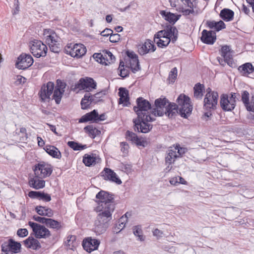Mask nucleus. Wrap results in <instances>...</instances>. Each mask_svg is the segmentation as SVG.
Masks as SVG:
<instances>
[{
    "mask_svg": "<svg viewBox=\"0 0 254 254\" xmlns=\"http://www.w3.org/2000/svg\"><path fill=\"white\" fill-rule=\"evenodd\" d=\"M131 216V213L127 212L126 214L122 216L119 220L118 222L119 223H121L122 225H126V224L127 220V218L128 216Z\"/></svg>",
    "mask_w": 254,
    "mask_h": 254,
    "instance_id": "nucleus-53",
    "label": "nucleus"
},
{
    "mask_svg": "<svg viewBox=\"0 0 254 254\" xmlns=\"http://www.w3.org/2000/svg\"><path fill=\"white\" fill-rule=\"evenodd\" d=\"M231 53L230 47L227 45L222 46L220 51L221 56L227 61V64L231 67H233L234 62Z\"/></svg>",
    "mask_w": 254,
    "mask_h": 254,
    "instance_id": "nucleus-26",
    "label": "nucleus"
},
{
    "mask_svg": "<svg viewBox=\"0 0 254 254\" xmlns=\"http://www.w3.org/2000/svg\"><path fill=\"white\" fill-rule=\"evenodd\" d=\"M205 87L203 84L200 83H196L193 87V96L197 99H201Z\"/></svg>",
    "mask_w": 254,
    "mask_h": 254,
    "instance_id": "nucleus-39",
    "label": "nucleus"
},
{
    "mask_svg": "<svg viewBox=\"0 0 254 254\" xmlns=\"http://www.w3.org/2000/svg\"><path fill=\"white\" fill-rule=\"evenodd\" d=\"M126 138L127 140L135 144L138 147H144L148 144L147 140L145 138L139 137L136 133L129 130H127L126 133Z\"/></svg>",
    "mask_w": 254,
    "mask_h": 254,
    "instance_id": "nucleus-21",
    "label": "nucleus"
},
{
    "mask_svg": "<svg viewBox=\"0 0 254 254\" xmlns=\"http://www.w3.org/2000/svg\"><path fill=\"white\" fill-rule=\"evenodd\" d=\"M186 149L181 147L179 145L170 147L168 152L165 157V163L168 165L174 163L178 158L181 157L185 153ZM169 168V166H168Z\"/></svg>",
    "mask_w": 254,
    "mask_h": 254,
    "instance_id": "nucleus-10",
    "label": "nucleus"
},
{
    "mask_svg": "<svg viewBox=\"0 0 254 254\" xmlns=\"http://www.w3.org/2000/svg\"><path fill=\"white\" fill-rule=\"evenodd\" d=\"M84 130L88 136L92 138H94L101 134V131L97 128L92 125H88L84 128Z\"/></svg>",
    "mask_w": 254,
    "mask_h": 254,
    "instance_id": "nucleus-38",
    "label": "nucleus"
},
{
    "mask_svg": "<svg viewBox=\"0 0 254 254\" xmlns=\"http://www.w3.org/2000/svg\"><path fill=\"white\" fill-rule=\"evenodd\" d=\"M244 105L248 111L254 112V97L253 96L251 100Z\"/></svg>",
    "mask_w": 254,
    "mask_h": 254,
    "instance_id": "nucleus-50",
    "label": "nucleus"
},
{
    "mask_svg": "<svg viewBox=\"0 0 254 254\" xmlns=\"http://www.w3.org/2000/svg\"><path fill=\"white\" fill-rule=\"evenodd\" d=\"M21 244L12 239H10L6 243H4L2 245V251L6 254H12L13 253H18L20 250Z\"/></svg>",
    "mask_w": 254,
    "mask_h": 254,
    "instance_id": "nucleus-20",
    "label": "nucleus"
},
{
    "mask_svg": "<svg viewBox=\"0 0 254 254\" xmlns=\"http://www.w3.org/2000/svg\"><path fill=\"white\" fill-rule=\"evenodd\" d=\"M106 119V116L105 113L99 115L97 111L94 110L82 116L79 119V122L86 123L88 122H92L93 123H98L99 122L105 121Z\"/></svg>",
    "mask_w": 254,
    "mask_h": 254,
    "instance_id": "nucleus-15",
    "label": "nucleus"
},
{
    "mask_svg": "<svg viewBox=\"0 0 254 254\" xmlns=\"http://www.w3.org/2000/svg\"><path fill=\"white\" fill-rule=\"evenodd\" d=\"M93 57L96 59L97 62L100 63V61H103V52L101 53H95L94 54Z\"/></svg>",
    "mask_w": 254,
    "mask_h": 254,
    "instance_id": "nucleus-61",
    "label": "nucleus"
},
{
    "mask_svg": "<svg viewBox=\"0 0 254 254\" xmlns=\"http://www.w3.org/2000/svg\"><path fill=\"white\" fill-rule=\"evenodd\" d=\"M116 60L115 57L112 53L107 50L103 51V61H100V63L105 65L113 63Z\"/></svg>",
    "mask_w": 254,
    "mask_h": 254,
    "instance_id": "nucleus-37",
    "label": "nucleus"
},
{
    "mask_svg": "<svg viewBox=\"0 0 254 254\" xmlns=\"http://www.w3.org/2000/svg\"><path fill=\"white\" fill-rule=\"evenodd\" d=\"M33 63V59L31 55L22 54L18 58L16 66L20 69H25Z\"/></svg>",
    "mask_w": 254,
    "mask_h": 254,
    "instance_id": "nucleus-19",
    "label": "nucleus"
},
{
    "mask_svg": "<svg viewBox=\"0 0 254 254\" xmlns=\"http://www.w3.org/2000/svg\"><path fill=\"white\" fill-rule=\"evenodd\" d=\"M200 39L203 43L212 45L216 40V34L211 31L204 29L201 32Z\"/></svg>",
    "mask_w": 254,
    "mask_h": 254,
    "instance_id": "nucleus-27",
    "label": "nucleus"
},
{
    "mask_svg": "<svg viewBox=\"0 0 254 254\" xmlns=\"http://www.w3.org/2000/svg\"><path fill=\"white\" fill-rule=\"evenodd\" d=\"M112 33L113 31L111 29L106 28L101 33V35L103 37H108L112 35Z\"/></svg>",
    "mask_w": 254,
    "mask_h": 254,
    "instance_id": "nucleus-60",
    "label": "nucleus"
},
{
    "mask_svg": "<svg viewBox=\"0 0 254 254\" xmlns=\"http://www.w3.org/2000/svg\"><path fill=\"white\" fill-rule=\"evenodd\" d=\"M43 36L51 51L59 53L61 49L60 38L56 32L50 29H44Z\"/></svg>",
    "mask_w": 254,
    "mask_h": 254,
    "instance_id": "nucleus-6",
    "label": "nucleus"
},
{
    "mask_svg": "<svg viewBox=\"0 0 254 254\" xmlns=\"http://www.w3.org/2000/svg\"><path fill=\"white\" fill-rule=\"evenodd\" d=\"M118 70L119 72V75L123 78L126 77L129 75V70L128 67L125 65V64L123 61H121L120 63Z\"/></svg>",
    "mask_w": 254,
    "mask_h": 254,
    "instance_id": "nucleus-46",
    "label": "nucleus"
},
{
    "mask_svg": "<svg viewBox=\"0 0 254 254\" xmlns=\"http://www.w3.org/2000/svg\"><path fill=\"white\" fill-rule=\"evenodd\" d=\"M43 179L41 178L40 176L34 175V176L29 179V186L36 190L43 189L45 186V182Z\"/></svg>",
    "mask_w": 254,
    "mask_h": 254,
    "instance_id": "nucleus-28",
    "label": "nucleus"
},
{
    "mask_svg": "<svg viewBox=\"0 0 254 254\" xmlns=\"http://www.w3.org/2000/svg\"><path fill=\"white\" fill-rule=\"evenodd\" d=\"M130 67L134 73L140 69L139 61L135 54L132 55V57L129 60Z\"/></svg>",
    "mask_w": 254,
    "mask_h": 254,
    "instance_id": "nucleus-41",
    "label": "nucleus"
},
{
    "mask_svg": "<svg viewBox=\"0 0 254 254\" xmlns=\"http://www.w3.org/2000/svg\"><path fill=\"white\" fill-rule=\"evenodd\" d=\"M102 94L100 92H98L94 95H92L89 93V96L92 99L93 104H96L102 100Z\"/></svg>",
    "mask_w": 254,
    "mask_h": 254,
    "instance_id": "nucleus-49",
    "label": "nucleus"
},
{
    "mask_svg": "<svg viewBox=\"0 0 254 254\" xmlns=\"http://www.w3.org/2000/svg\"><path fill=\"white\" fill-rule=\"evenodd\" d=\"M178 105L174 103H170L167 106L164 114L169 118H172L178 113L179 108V113L181 117L187 118L190 116L192 110L190 98L184 94H180L177 98Z\"/></svg>",
    "mask_w": 254,
    "mask_h": 254,
    "instance_id": "nucleus-3",
    "label": "nucleus"
},
{
    "mask_svg": "<svg viewBox=\"0 0 254 254\" xmlns=\"http://www.w3.org/2000/svg\"><path fill=\"white\" fill-rule=\"evenodd\" d=\"M183 5L179 7L177 10L184 16L196 15L199 13L198 5L199 0H180Z\"/></svg>",
    "mask_w": 254,
    "mask_h": 254,
    "instance_id": "nucleus-5",
    "label": "nucleus"
},
{
    "mask_svg": "<svg viewBox=\"0 0 254 254\" xmlns=\"http://www.w3.org/2000/svg\"><path fill=\"white\" fill-rule=\"evenodd\" d=\"M33 219L37 222L45 224L47 218L34 215Z\"/></svg>",
    "mask_w": 254,
    "mask_h": 254,
    "instance_id": "nucleus-57",
    "label": "nucleus"
},
{
    "mask_svg": "<svg viewBox=\"0 0 254 254\" xmlns=\"http://www.w3.org/2000/svg\"><path fill=\"white\" fill-rule=\"evenodd\" d=\"M30 51L33 55L36 58L45 57L46 56L48 48L41 41L34 40L30 43Z\"/></svg>",
    "mask_w": 254,
    "mask_h": 254,
    "instance_id": "nucleus-12",
    "label": "nucleus"
},
{
    "mask_svg": "<svg viewBox=\"0 0 254 254\" xmlns=\"http://www.w3.org/2000/svg\"><path fill=\"white\" fill-rule=\"evenodd\" d=\"M36 212L41 216H45L48 217H52L54 215L53 210L47 207L37 206L35 207Z\"/></svg>",
    "mask_w": 254,
    "mask_h": 254,
    "instance_id": "nucleus-33",
    "label": "nucleus"
},
{
    "mask_svg": "<svg viewBox=\"0 0 254 254\" xmlns=\"http://www.w3.org/2000/svg\"><path fill=\"white\" fill-rule=\"evenodd\" d=\"M125 227V225H122L118 222V223L116 224V226L114 228L113 231L114 232L118 233L120 232Z\"/></svg>",
    "mask_w": 254,
    "mask_h": 254,
    "instance_id": "nucleus-58",
    "label": "nucleus"
},
{
    "mask_svg": "<svg viewBox=\"0 0 254 254\" xmlns=\"http://www.w3.org/2000/svg\"><path fill=\"white\" fill-rule=\"evenodd\" d=\"M177 76V69L174 67L170 72L168 77L169 82L174 83Z\"/></svg>",
    "mask_w": 254,
    "mask_h": 254,
    "instance_id": "nucleus-48",
    "label": "nucleus"
},
{
    "mask_svg": "<svg viewBox=\"0 0 254 254\" xmlns=\"http://www.w3.org/2000/svg\"><path fill=\"white\" fill-rule=\"evenodd\" d=\"M91 104H93L92 99L89 96V93H86L81 101V107L83 110L87 109L90 107Z\"/></svg>",
    "mask_w": 254,
    "mask_h": 254,
    "instance_id": "nucleus-42",
    "label": "nucleus"
},
{
    "mask_svg": "<svg viewBox=\"0 0 254 254\" xmlns=\"http://www.w3.org/2000/svg\"><path fill=\"white\" fill-rule=\"evenodd\" d=\"M39 199L42 200L46 202H49L51 200V197L50 194L41 191Z\"/></svg>",
    "mask_w": 254,
    "mask_h": 254,
    "instance_id": "nucleus-54",
    "label": "nucleus"
},
{
    "mask_svg": "<svg viewBox=\"0 0 254 254\" xmlns=\"http://www.w3.org/2000/svg\"><path fill=\"white\" fill-rule=\"evenodd\" d=\"M218 99L217 92L212 91L209 88L207 89L206 93L203 99V108L207 111L215 110Z\"/></svg>",
    "mask_w": 254,
    "mask_h": 254,
    "instance_id": "nucleus-8",
    "label": "nucleus"
},
{
    "mask_svg": "<svg viewBox=\"0 0 254 254\" xmlns=\"http://www.w3.org/2000/svg\"><path fill=\"white\" fill-rule=\"evenodd\" d=\"M101 176L105 180L110 181L118 185L122 184L121 180L116 173L110 168H105L101 172Z\"/></svg>",
    "mask_w": 254,
    "mask_h": 254,
    "instance_id": "nucleus-22",
    "label": "nucleus"
},
{
    "mask_svg": "<svg viewBox=\"0 0 254 254\" xmlns=\"http://www.w3.org/2000/svg\"><path fill=\"white\" fill-rule=\"evenodd\" d=\"M100 244L99 240L93 239L91 237L84 238L82 243L83 249L88 253L97 250Z\"/></svg>",
    "mask_w": 254,
    "mask_h": 254,
    "instance_id": "nucleus-18",
    "label": "nucleus"
},
{
    "mask_svg": "<svg viewBox=\"0 0 254 254\" xmlns=\"http://www.w3.org/2000/svg\"><path fill=\"white\" fill-rule=\"evenodd\" d=\"M206 25L210 29H214L216 31H219L226 28L225 23L222 20L218 22L214 20H209L206 22Z\"/></svg>",
    "mask_w": 254,
    "mask_h": 254,
    "instance_id": "nucleus-34",
    "label": "nucleus"
},
{
    "mask_svg": "<svg viewBox=\"0 0 254 254\" xmlns=\"http://www.w3.org/2000/svg\"><path fill=\"white\" fill-rule=\"evenodd\" d=\"M121 150L125 154H127L129 149V146L127 142H122L120 143Z\"/></svg>",
    "mask_w": 254,
    "mask_h": 254,
    "instance_id": "nucleus-51",
    "label": "nucleus"
},
{
    "mask_svg": "<svg viewBox=\"0 0 254 254\" xmlns=\"http://www.w3.org/2000/svg\"><path fill=\"white\" fill-rule=\"evenodd\" d=\"M55 84L53 82L49 81L43 84L39 91L38 95L42 102H49L51 96L53 92Z\"/></svg>",
    "mask_w": 254,
    "mask_h": 254,
    "instance_id": "nucleus-14",
    "label": "nucleus"
},
{
    "mask_svg": "<svg viewBox=\"0 0 254 254\" xmlns=\"http://www.w3.org/2000/svg\"><path fill=\"white\" fill-rule=\"evenodd\" d=\"M17 235L20 237H25L28 235V231L25 228H20L17 230Z\"/></svg>",
    "mask_w": 254,
    "mask_h": 254,
    "instance_id": "nucleus-56",
    "label": "nucleus"
},
{
    "mask_svg": "<svg viewBox=\"0 0 254 254\" xmlns=\"http://www.w3.org/2000/svg\"><path fill=\"white\" fill-rule=\"evenodd\" d=\"M133 234L135 236L138 237V239L141 241L144 240V237L142 235V231L139 226H134L133 228Z\"/></svg>",
    "mask_w": 254,
    "mask_h": 254,
    "instance_id": "nucleus-47",
    "label": "nucleus"
},
{
    "mask_svg": "<svg viewBox=\"0 0 254 254\" xmlns=\"http://www.w3.org/2000/svg\"><path fill=\"white\" fill-rule=\"evenodd\" d=\"M155 50L156 47L153 42L149 39L146 40L143 43L138 46V52L141 55L153 52Z\"/></svg>",
    "mask_w": 254,
    "mask_h": 254,
    "instance_id": "nucleus-23",
    "label": "nucleus"
},
{
    "mask_svg": "<svg viewBox=\"0 0 254 254\" xmlns=\"http://www.w3.org/2000/svg\"><path fill=\"white\" fill-rule=\"evenodd\" d=\"M28 225L32 228L36 238H46L51 235L49 230L43 225L31 221L28 222Z\"/></svg>",
    "mask_w": 254,
    "mask_h": 254,
    "instance_id": "nucleus-13",
    "label": "nucleus"
},
{
    "mask_svg": "<svg viewBox=\"0 0 254 254\" xmlns=\"http://www.w3.org/2000/svg\"><path fill=\"white\" fill-rule=\"evenodd\" d=\"M26 79L21 75H18L17 76V81L19 83H24L26 82Z\"/></svg>",
    "mask_w": 254,
    "mask_h": 254,
    "instance_id": "nucleus-63",
    "label": "nucleus"
},
{
    "mask_svg": "<svg viewBox=\"0 0 254 254\" xmlns=\"http://www.w3.org/2000/svg\"><path fill=\"white\" fill-rule=\"evenodd\" d=\"M97 86L96 82L93 78L85 77L80 78L78 82L75 84L73 90H84L88 93L96 89Z\"/></svg>",
    "mask_w": 254,
    "mask_h": 254,
    "instance_id": "nucleus-11",
    "label": "nucleus"
},
{
    "mask_svg": "<svg viewBox=\"0 0 254 254\" xmlns=\"http://www.w3.org/2000/svg\"><path fill=\"white\" fill-rule=\"evenodd\" d=\"M119 96H120L119 104L124 106H127L129 104L128 91L125 88L121 87L119 89Z\"/></svg>",
    "mask_w": 254,
    "mask_h": 254,
    "instance_id": "nucleus-30",
    "label": "nucleus"
},
{
    "mask_svg": "<svg viewBox=\"0 0 254 254\" xmlns=\"http://www.w3.org/2000/svg\"><path fill=\"white\" fill-rule=\"evenodd\" d=\"M219 16L224 21L229 22L233 20L234 12L230 9L225 8L220 11Z\"/></svg>",
    "mask_w": 254,
    "mask_h": 254,
    "instance_id": "nucleus-32",
    "label": "nucleus"
},
{
    "mask_svg": "<svg viewBox=\"0 0 254 254\" xmlns=\"http://www.w3.org/2000/svg\"><path fill=\"white\" fill-rule=\"evenodd\" d=\"M15 133L17 136V139H18L20 142H25L27 141L28 134L26 128L24 127H20L19 131L18 132L16 131Z\"/></svg>",
    "mask_w": 254,
    "mask_h": 254,
    "instance_id": "nucleus-43",
    "label": "nucleus"
},
{
    "mask_svg": "<svg viewBox=\"0 0 254 254\" xmlns=\"http://www.w3.org/2000/svg\"><path fill=\"white\" fill-rule=\"evenodd\" d=\"M41 191L31 190L28 192V196L32 199H39Z\"/></svg>",
    "mask_w": 254,
    "mask_h": 254,
    "instance_id": "nucleus-55",
    "label": "nucleus"
},
{
    "mask_svg": "<svg viewBox=\"0 0 254 254\" xmlns=\"http://www.w3.org/2000/svg\"><path fill=\"white\" fill-rule=\"evenodd\" d=\"M238 70L242 75L246 76L253 72L254 71V67L252 64L247 63L240 66L238 67Z\"/></svg>",
    "mask_w": 254,
    "mask_h": 254,
    "instance_id": "nucleus-36",
    "label": "nucleus"
},
{
    "mask_svg": "<svg viewBox=\"0 0 254 254\" xmlns=\"http://www.w3.org/2000/svg\"><path fill=\"white\" fill-rule=\"evenodd\" d=\"M44 149L53 158L60 159L62 158V153L59 149L55 146L46 145Z\"/></svg>",
    "mask_w": 254,
    "mask_h": 254,
    "instance_id": "nucleus-31",
    "label": "nucleus"
},
{
    "mask_svg": "<svg viewBox=\"0 0 254 254\" xmlns=\"http://www.w3.org/2000/svg\"><path fill=\"white\" fill-rule=\"evenodd\" d=\"M220 105L224 111H232L236 105V96L235 93L223 94L220 96Z\"/></svg>",
    "mask_w": 254,
    "mask_h": 254,
    "instance_id": "nucleus-7",
    "label": "nucleus"
},
{
    "mask_svg": "<svg viewBox=\"0 0 254 254\" xmlns=\"http://www.w3.org/2000/svg\"><path fill=\"white\" fill-rule=\"evenodd\" d=\"M242 101L244 104H247L250 101V94L246 90L242 93Z\"/></svg>",
    "mask_w": 254,
    "mask_h": 254,
    "instance_id": "nucleus-52",
    "label": "nucleus"
},
{
    "mask_svg": "<svg viewBox=\"0 0 254 254\" xmlns=\"http://www.w3.org/2000/svg\"><path fill=\"white\" fill-rule=\"evenodd\" d=\"M160 13L162 16L165 17L166 20L170 23L175 22L179 19V17L176 14L166 12L165 10H161Z\"/></svg>",
    "mask_w": 254,
    "mask_h": 254,
    "instance_id": "nucleus-44",
    "label": "nucleus"
},
{
    "mask_svg": "<svg viewBox=\"0 0 254 254\" xmlns=\"http://www.w3.org/2000/svg\"><path fill=\"white\" fill-rule=\"evenodd\" d=\"M66 86V84L65 82L60 79L57 80L56 85L54 87L52 96L53 99L55 100L57 104H59L61 103Z\"/></svg>",
    "mask_w": 254,
    "mask_h": 254,
    "instance_id": "nucleus-16",
    "label": "nucleus"
},
{
    "mask_svg": "<svg viewBox=\"0 0 254 254\" xmlns=\"http://www.w3.org/2000/svg\"><path fill=\"white\" fill-rule=\"evenodd\" d=\"M137 106L133 107V110L137 115L133 119L134 129L142 133H147L152 128L150 123L155 120L151 111V105L148 101L142 97H139L136 100Z\"/></svg>",
    "mask_w": 254,
    "mask_h": 254,
    "instance_id": "nucleus-2",
    "label": "nucleus"
},
{
    "mask_svg": "<svg viewBox=\"0 0 254 254\" xmlns=\"http://www.w3.org/2000/svg\"><path fill=\"white\" fill-rule=\"evenodd\" d=\"M168 101L166 98H158L155 101V107L152 109V116L155 119L157 116L164 115Z\"/></svg>",
    "mask_w": 254,
    "mask_h": 254,
    "instance_id": "nucleus-17",
    "label": "nucleus"
},
{
    "mask_svg": "<svg viewBox=\"0 0 254 254\" xmlns=\"http://www.w3.org/2000/svg\"><path fill=\"white\" fill-rule=\"evenodd\" d=\"M53 170L52 165L44 161L39 162L33 167L34 175L40 176L41 178H46L49 177L52 173Z\"/></svg>",
    "mask_w": 254,
    "mask_h": 254,
    "instance_id": "nucleus-9",
    "label": "nucleus"
},
{
    "mask_svg": "<svg viewBox=\"0 0 254 254\" xmlns=\"http://www.w3.org/2000/svg\"><path fill=\"white\" fill-rule=\"evenodd\" d=\"M101 158L96 153H86L83 156L82 162L87 167L94 166L101 162Z\"/></svg>",
    "mask_w": 254,
    "mask_h": 254,
    "instance_id": "nucleus-24",
    "label": "nucleus"
},
{
    "mask_svg": "<svg viewBox=\"0 0 254 254\" xmlns=\"http://www.w3.org/2000/svg\"><path fill=\"white\" fill-rule=\"evenodd\" d=\"M110 41L112 43H116L120 40V35L118 34H112L110 36Z\"/></svg>",
    "mask_w": 254,
    "mask_h": 254,
    "instance_id": "nucleus-59",
    "label": "nucleus"
},
{
    "mask_svg": "<svg viewBox=\"0 0 254 254\" xmlns=\"http://www.w3.org/2000/svg\"><path fill=\"white\" fill-rule=\"evenodd\" d=\"M65 244L67 249L74 250L77 246V242L76 241V237L75 235H69L66 238V241Z\"/></svg>",
    "mask_w": 254,
    "mask_h": 254,
    "instance_id": "nucleus-40",
    "label": "nucleus"
},
{
    "mask_svg": "<svg viewBox=\"0 0 254 254\" xmlns=\"http://www.w3.org/2000/svg\"><path fill=\"white\" fill-rule=\"evenodd\" d=\"M96 198L98 205L95 210L99 213L95 223V231L100 234L106 231L107 224L112 219L115 205L112 202V195L105 191H99Z\"/></svg>",
    "mask_w": 254,
    "mask_h": 254,
    "instance_id": "nucleus-1",
    "label": "nucleus"
},
{
    "mask_svg": "<svg viewBox=\"0 0 254 254\" xmlns=\"http://www.w3.org/2000/svg\"><path fill=\"white\" fill-rule=\"evenodd\" d=\"M153 235L155 236H156L158 237H160L163 235V232L158 229H155L153 231Z\"/></svg>",
    "mask_w": 254,
    "mask_h": 254,
    "instance_id": "nucleus-62",
    "label": "nucleus"
},
{
    "mask_svg": "<svg viewBox=\"0 0 254 254\" xmlns=\"http://www.w3.org/2000/svg\"><path fill=\"white\" fill-rule=\"evenodd\" d=\"M45 225L47 227L57 231L60 230L63 228V224L61 222L50 218V217L47 218Z\"/></svg>",
    "mask_w": 254,
    "mask_h": 254,
    "instance_id": "nucleus-35",
    "label": "nucleus"
},
{
    "mask_svg": "<svg viewBox=\"0 0 254 254\" xmlns=\"http://www.w3.org/2000/svg\"><path fill=\"white\" fill-rule=\"evenodd\" d=\"M24 246L33 250H37L41 248V244L39 241L36 238L30 236L23 241Z\"/></svg>",
    "mask_w": 254,
    "mask_h": 254,
    "instance_id": "nucleus-29",
    "label": "nucleus"
},
{
    "mask_svg": "<svg viewBox=\"0 0 254 254\" xmlns=\"http://www.w3.org/2000/svg\"><path fill=\"white\" fill-rule=\"evenodd\" d=\"M175 28H170L161 30L157 32L154 36V41L159 48H164L170 43L171 40L176 41L177 36H175Z\"/></svg>",
    "mask_w": 254,
    "mask_h": 254,
    "instance_id": "nucleus-4",
    "label": "nucleus"
},
{
    "mask_svg": "<svg viewBox=\"0 0 254 254\" xmlns=\"http://www.w3.org/2000/svg\"><path fill=\"white\" fill-rule=\"evenodd\" d=\"M67 144L68 147L74 151H81L87 148L86 144L82 145L73 141H68Z\"/></svg>",
    "mask_w": 254,
    "mask_h": 254,
    "instance_id": "nucleus-45",
    "label": "nucleus"
},
{
    "mask_svg": "<svg viewBox=\"0 0 254 254\" xmlns=\"http://www.w3.org/2000/svg\"><path fill=\"white\" fill-rule=\"evenodd\" d=\"M37 140L38 142V144L39 146L42 147L44 145L45 142L44 140L42 138V137L38 136L37 138Z\"/></svg>",
    "mask_w": 254,
    "mask_h": 254,
    "instance_id": "nucleus-64",
    "label": "nucleus"
},
{
    "mask_svg": "<svg viewBox=\"0 0 254 254\" xmlns=\"http://www.w3.org/2000/svg\"><path fill=\"white\" fill-rule=\"evenodd\" d=\"M69 54L73 58H80L86 52V47L82 44H75L70 49Z\"/></svg>",
    "mask_w": 254,
    "mask_h": 254,
    "instance_id": "nucleus-25",
    "label": "nucleus"
}]
</instances>
